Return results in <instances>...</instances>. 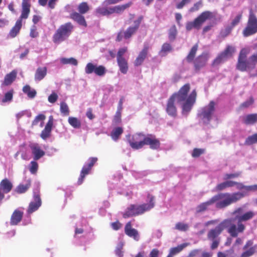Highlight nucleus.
<instances>
[{"label":"nucleus","instance_id":"1","mask_svg":"<svg viewBox=\"0 0 257 257\" xmlns=\"http://www.w3.org/2000/svg\"><path fill=\"white\" fill-rule=\"evenodd\" d=\"M189 89V84H186L180 88L178 93H174L169 99L166 108L169 115L172 117H175L177 115L175 103L182 105V113L183 115H188L195 102L196 97V92L195 90L192 91L189 95H187Z\"/></svg>","mask_w":257,"mask_h":257},{"label":"nucleus","instance_id":"2","mask_svg":"<svg viewBox=\"0 0 257 257\" xmlns=\"http://www.w3.org/2000/svg\"><path fill=\"white\" fill-rule=\"evenodd\" d=\"M244 192H235L233 193H220L213 196L209 200L201 203L196 208L197 213H201L206 210L208 208L215 204V207L218 209H223L229 205L235 203L245 195Z\"/></svg>","mask_w":257,"mask_h":257},{"label":"nucleus","instance_id":"3","mask_svg":"<svg viewBox=\"0 0 257 257\" xmlns=\"http://www.w3.org/2000/svg\"><path fill=\"white\" fill-rule=\"evenodd\" d=\"M243 207L238 208L232 213V214L235 215V217L227 219L231 220L228 233L232 237H236L239 233L242 232L245 229V226L241 222L252 218L254 215V213L251 211L243 214Z\"/></svg>","mask_w":257,"mask_h":257},{"label":"nucleus","instance_id":"4","mask_svg":"<svg viewBox=\"0 0 257 257\" xmlns=\"http://www.w3.org/2000/svg\"><path fill=\"white\" fill-rule=\"evenodd\" d=\"M146 201L148 203L142 205H130L124 211L123 214V217L128 218L142 214L155 206V197L152 195L149 194Z\"/></svg>","mask_w":257,"mask_h":257},{"label":"nucleus","instance_id":"5","mask_svg":"<svg viewBox=\"0 0 257 257\" xmlns=\"http://www.w3.org/2000/svg\"><path fill=\"white\" fill-rule=\"evenodd\" d=\"M249 51V48H244L242 49L239 53L236 67L241 71L251 70L257 64V53L252 54L248 59H246Z\"/></svg>","mask_w":257,"mask_h":257},{"label":"nucleus","instance_id":"6","mask_svg":"<svg viewBox=\"0 0 257 257\" xmlns=\"http://www.w3.org/2000/svg\"><path fill=\"white\" fill-rule=\"evenodd\" d=\"M209 20H214L220 22L221 20V16L216 12L204 11L201 13L193 21L187 23L186 25V30L190 31L193 28L199 30L206 21Z\"/></svg>","mask_w":257,"mask_h":257},{"label":"nucleus","instance_id":"7","mask_svg":"<svg viewBox=\"0 0 257 257\" xmlns=\"http://www.w3.org/2000/svg\"><path fill=\"white\" fill-rule=\"evenodd\" d=\"M73 29V26L71 23H67L61 25L53 35V42L59 44L65 41L69 37Z\"/></svg>","mask_w":257,"mask_h":257},{"label":"nucleus","instance_id":"8","mask_svg":"<svg viewBox=\"0 0 257 257\" xmlns=\"http://www.w3.org/2000/svg\"><path fill=\"white\" fill-rule=\"evenodd\" d=\"M214 112L215 103L211 101L201 110L198 113V116L204 123L207 124L214 116Z\"/></svg>","mask_w":257,"mask_h":257},{"label":"nucleus","instance_id":"9","mask_svg":"<svg viewBox=\"0 0 257 257\" xmlns=\"http://www.w3.org/2000/svg\"><path fill=\"white\" fill-rule=\"evenodd\" d=\"M146 138V137L141 133L136 134L132 136H126L130 146L135 150L140 149L145 145Z\"/></svg>","mask_w":257,"mask_h":257},{"label":"nucleus","instance_id":"10","mask_svg":"<svg viewBox=\"0 0 257 257\" xmlns=\"http://www.w3.org/2000/svg\"><path fill=\"white\" fill-rule=\"evenodd\" d=\"M256 33H257V18L250 10L247 26L243 31V35L244 37H247Z\"/></svg>","mask_w":257,"mask_h":257},{"label":"nucleus","instance_id":"11","mask_svg":"<svg viewBox=\"0 0 257 257\" xmlns=\"http://www.w3.org/2000/svg\"><path fill=\"white\" fill-rule=\"evenodd\" d=\"M230 220L225 219L215 228L210 230L207 234L208 238L213 240L221 233L224 228H227V232H228V229L230 227Z\"/></svg>","mask_w":257,"mask_h":257},{"label":"nucleus","instance_id":"12","mask_svg":"<svg viewBox=\"0 0 257 257\" xmlns=\"http://www.w3.org/2000/svg\"><path fill=\"white\" fill-rule=\"evenodd\" d=\"M235 49L234 47L228 45L223 52L221 53L213 62V65H218L232 56L234 53Z\"/></svg>","mask_w":257,"mask_h":257},{"label":"nucleus","instance_id":"13","mask_svg":"<svg viewBox=\"0 0 257 257\" xmlns=\"http://www.w3.org/2000/svg\"><path fill=\"white\" fill-rule=\"evenodd\" d=\"M85 71L88 74L94 72L96 75L102 77L105 74L107 70L102 65H97L92 63H88L85 68Z\"/></svg>","mask_w":257,"mask_h":257},{"label":"nucleus","instance_id":"14","mask_svg":"<svg viewBox=\"0 0 257 257\" xmlns=\"http://www.w3.org/2000/svg\"><path fill=\"white\" fill-rule=\"evenodd\" d=\"M97 161V158L95 157L90 158L88 160L81 170L80 177L78 181L79 184H82L85 175L89 173V171Z\"/></svg>","mask_w":257,"mask_h":257},{"label":"nucleus","instance_id":"15","mask_svg":"<svg viewBox=\"0 0 257 257\" xmlns=\"http://www.w3.org/2000/svg\"><path fill=\"white\" fill-rule=\"evenodd\" d=\"M41 200L38 194H34L33 200L30 203L27 210V215L29 217L34 212L37 211L41 206Z\"/></svg>","mask_w":257,"mask_h":257},{"label":"nucleus","instance_id":"16","mask_svg":"<svg viewBox=\"0 0 257 257\" xmlns=\"http://www.w3.org/2000/svg\"><path fill=\"white\" fill-rule=\"evenodd\" d=\"M243 252L240 257H250L257 252V245H253L251 240H248L243 247Z\"/></svg>","mask_w":257,"mask_h":257},{"label":"nucleus","instance_id":"17","mask_svg":"<svg viewBox=\"0 0 257 257\" xmlns=\"http://www.w3.org/2000/svg\"><path fill=\"white\" fill-rule=\"evenodd\" d=\"M33 159L37 161L45 155V152L41 149V146L37 143H32L29 145Z\"/></svg>","mask_w":257,"mask_h":257},{"label":"nucleus","instance_id":"18","mask_svg":"<svg viewBox=\"0 0 257 257\" xmlns=\"http://www.w3.org/2000/svg\"><path fill=\"white\" fill-rule=\"evenodd\" d=\"M143 19V16H140L134 22V26L130 27L127 30L124 32V37L125 39L130 38L132 35H133L138 29Z\"/></svg>","mask_w":257,"mask_h":257},{"label":"nucleus","instance_id":"19","mask_svg":"<svg viewBox=\"0 0 257 257\" xmlns=\"http://www.w3.org/2000/svg\"><path fill=\"white\" fill-rule=\"evenodd\" d=\"M24 208L16 209L12 215L10 223L11 225H17L20 222L23 215Z\"/></svg>","mask_w":257,"mask_h":257},{"label":"nucleus","instance_id":"20","mask_svg":"<svg viewBox=\"0 0 257 257\" xmlns=\"http://www.w3.org/2000/svg\"><path fill=\"white\" fill-rule=\"evenodd\" d=\"M125 234L129 237L133 238L135 240L138 241L140 239V236L138 230L132 227L131 222L126 223L124 228Z\"/></svg>","mask_w":257,"mask_h":257},{"label":"nucleus","instance_id":"21","mask_svg":"<svg viewBox=\"0 0 257 257\" xmlns=\"http://www.w3.org/2000/svg\"><path fill=\"white\" fill-rule=\"evenodd\" d=\"M149 48V44L145 43L143 49L141 51L134 62L135 66H138L142 64L146 57Z\"/></svg>","mask_w":257,"mask_h":257},{"label":"nucleus","instance_id":"22","mask_svg":"<svg viewBox=\"0 0 257 257\" xmlns=\"http://www.w3.org/2000/svg\"><path fill=\"white\" fill-rule=\"evenodd\" d=\"M207 56L206 54H202L197 57L194 62V67L196 70H199L201 68L204 67L207 62Z\"/></svg>","mask_w":257,"mask_h":257},{"label":"nucleus","instance_id":"23","mask_svg":"<svg viewBox=\"0 0 257 257\" xmlns=\"http://www.w3.org/2000/svg\"><path fill=\"white\" fill-rule=\"evenodd\" d=\"M13 187V183L7 178L3 179L0 183V189L4 194L9 193Z\"/></svg>","mask_w":257,"mask_h":257},{"label":"nucleus","instance_id":"24","mask_svg":"<svg viewBox=\"0 0 257 257\" xmlns=\"http://www.w3.org/2000/svg\"><path fill=\"white\" fill-rule=\"evenodd\" d=\"M31 0H23L22 2V11L21 17L19 19L21 20L23 19H27L30 13V8Z\"/></svg>","mask_w":257,"mask_h":257},{"label":"nucleus","instance_id":"25","mask_svg":"<svg viewBox=\"0 0 257 257\" xmlns=\"http://www.w3.org/2000/svg\"><path fill=\"white\" fill-rule=\"evenodd\" d=\"M22 26V22L21 19H18L15 25L12 28L9 32L8 37L11 38H15L19 33Z\"/></svg>","mask_w":257,"mask_h":257},{"label":"nucleus","instance_id":"26","mask_svg":"<svg viewBox=\"0 0 257 257\" xmlns=\"http://www.w3.org/2000/svg\"><path fill=\"white\" fill-rule=\"evenodd\" d=\"M241 120L246 124H253L257 122V113L249 114L242 116Z\"/></svg>","mask_w":257,"mask_h":257},{"label":"nucleus","instance_id":"27","mask_svg":"<svg viewBox=\"0 0 257 257\" xmlns=\"http://www.w3.org/2000/svg\"><path fill=\"white\" fill-rule=\"evenodd\" d=\"M47 69L46 67H38L35 72V80L40 81L42 80L47 75Z\"/></svg>","mask_w":257,"mask_h":257},{"label":"nucleus","instance_id":"28","mask_svg":"<svg viewBox=\"0 0 257 257\" xmlns=\"http://www.w3.org/2000/svg\"><path fill=\"white\" fill-rule=\"evenodd\" d=\"M145 145H148L152 149H157L160 147V142L152 136L147 137L145 140Z\"/></svg>","mask_w":257,"mask_h":257},{"label":"nucleus","instance_id":"29","mask_svg":"<svg viewBox=\"0 0 257 257\" xmlns=\"http://www.w3.org/2000/svg\"><path fill=\"white\" fill-rule=\"evenodd\" d=\"M70 18L74 21H76L80 25L86 27L87 24L84 17L80 14L74 12L70 15Z\"/></svg>","mask_w":257,"mask_h":257},{"label":"nucleus","instance_id":"30","mask_svg":"<svg viewBox=\"0 0 257 257\" xmlns=\"http://www.w3.org/2000/svg\"><path fill=\"white\" fill-rule=\"evenodd\" d=\"M235 181L227 180L218 184L214 189L215 191H222L227 188L232 187L235 186Z\"/></svg>","mask_w":257,"mask_h":257},{"label":"nucleus","instance_id":"31","mask_svg":"<svg viewBox=\"0 0 257 257\" xmlns=\"http://www.w3.org/2000/svg\"><path fill=\"white\" fill-rule=\"evenodd\" d=\"M117 62L120 71L123 74H126L128 70L127 60L125 58L119 59H117Z\"/></svg>","mask_w":257,"mask_h":257},{"label":"nucleus","instance_id":"32","mask_svg":"<svg viewBox=\"0 0 257 257\" xmlns=\"http://www.w3.org/2000/svg\"><path fill=\"white\" fill-rule=\"evenodd\" d=\"M132 5V3H128L122 5L116 6L110 8V13H121L126 9L129 8Z\"/></svg>","mask_w":257,"mask_h":257},{"label":"nucleus","instance_id":"33","mask_svg":"<svg viewBox=\"0 0 257 257\" xmlns=\"http://www.w3.org/2000/svg\"><path fill=\"white\" fill-rule=\"evenodd\" d=\"M17 71L13 70L9 74L6 75L4 81L3 85H10L16 79L17 76Z\"/></svg>","mask_w":257,"mask_h":257},{"label":"nucleus","instance_id":"34","mask_svg":"<svg viewBox=\"0 0 257 257\" xmlns=\"http://www.w3.org/2000/svg\"><path fill=\"white\" fill-rule=\"evenodd\" d=\"M190 244L189 243H184L178 245L177 246L175 247H172L170 249L169 253L171 254L172 256L179 253L184 248L187 247Z\"/></svg>","mask_w":257,"mask_h":257},{"label":"nucleus","instance_id":"35","mask_svg":"<svg viewBox=\"0 0 257 257\" xmlns=\"http://www.w3.org/2000/svg\"><path fill=\"white\" fill-rule=\"evenodd\" d=\"M198 49V45L197 44L194 45L193 47L191 48L190 51L189 52L188 55L187 56L186 58V60L190 63L192 62L195 56L196 52Z\"/></svg>","mask_w":257,"mask_h":257},{"label":"nucleus","instance_id":"36","mask_svg":"<svg viewBox=\"0 0 257 257\" xmlns=\"http://www.w3.org/2000/svg\"><path fill=\"white\" fill-rule=\"evenodd\" d=\"M123 133V130L120 127H117L114 128L111 133V137L113 140L117 141L119 136Z\"/></svg>","mask_w":257,"mask_h":257},{"label":"nucleus","instance_id":"37","mask_svg":"<svg viewBox=\"0 0 257 257\" xmlns=\"http://www.w3.org/2000/svg\"><path fill=\"white\" fill-rule=\"evenodd\" d=\"M23 91L30 98H34L36 95V90L32 89L29 85L25 86L23 88Z\"/></svg>","mask_w":257,"mask_h":257},{"label":"nucleus","instance_id":"38","mask_svg":"<svg viewBox=\"0 0 257 257\" xmlns=\"http://www.w3.org/2000/svg\"><path fill=\"white\" fill-rule=\"evenodd\" d=\"M68 121L74 128H79L81 126V121L76 117L70 116L68 118Z\"/></svg>","mask_w":257,"mask_h":257},{"label":"nucleus","instance_id":"39","mask_svg":"<svg viewBox=\"0 0 257 257\" xmlns=\"http://www.w3.org/2000/svg\"><path fill=\"white\" fill-rule=\"evenodd\" d=\"M31 185V181L28 180L26 184H20L16 188V191L19 193H23L25 192L30 187Z\"/></svg>","mask_w":257,"mask_h":257},{"label":"nucleus","instance_id":"40","mask_svg":"<svg viewBox=\"0 0 257 257\" xmlns=\"http://www.w3.org/2000/svg\"><path fill=\"white\" fill-rule=\"evenodd\" d=\"M60 61L62 64H70L74 66L77 65V60L72 57L66 58H61L60 59Z\"/></svg>","mask_w":257,"mask_h":257},{"label":"nucleus","instance_id":"41","mask_svg":"<svg viewBox=\"0 0 257 257\" xmlns=\"http://www.w3.org/2000/svg\"><path fill=\"white\" fill-rule=\"evenodd\" d=\"M97 15L106 16L111 14L110 13V8H107L105 7H98L96 9Z\"/></svg>","mask_w":257,"mask_h":257},{"label":"nucleus","instance_id":"42","mask_svg":"<svg viewBox=\"0 0 257 257\" xmlns=\"http://www.w3.org/2000/svg\"><path fill=\"white\" fill-rule=\"evenodd\" d=\"M13 94H14L13 89H11V90H9V91H8L7 92H6L5 94L4 97L2 99V103H6V102L10 103L13 99Z\"/></svg>","mask_w":257,"mask_h":257},{"label":"nucleus","instance_id":"43","mask_svg":"<svg viewBox=\"0 0 257 257\" xmlns=\"http://www.w3.org/2000/svg\"><path fill=\"white\" fill-rule=\"evenodd\" d=\"M171 50V46L168 43H165L162 47L161 50L160 52V55L165 56Z\"/></svg>","mask_w":257,"mask_h":257},{"label":"nucleus","instance_id":"44","mask_svg":"<svg viewBox=\"0 0 257 257\" xmlns=\"http://www.w3.org/2000/svg\"><path fill=\"white\" fill-rule=\"evenodd\" d=\"M89 10V6L85 2L81 3L78 6V10L80 14H84L87 13Z\"/></svg>","mask_w":257,"mask_h":257},{"label":"nucleus","instance_id":"45","mask_svg":"<svg viewBox=\"0 0 257 257\" xmlns=\"http://www.w3.org/2000/svg\"><path fill=\"white\" fill-rule=\"evenodd\" d=\"M189 227L188 224L180 222L176 223L175 228L180 231H185L188 229Z\"/></svg>","mask_w":257,"mask_h":257},{"label":"nucleus","instance_id":"46","mask_svg":"<svg viewBox=\"0 0 257 257\" xmlns=\"http://www.w3.org/2000/svg\"><path fill=\"white\" fill-rule=\"evenodd\" d=\"M60 112L65 115H68L69 113V109L68 105L65 102L60 103Z\"/></svg>","mask_w":257,"mask_h":257},{"label":"nucleus","instance_id":"47","mask_svg":"<svg viewBox=\"0 0 257 257\" xmlns=\"http://www.w3.org/2000/svg\"><path fill=\"white\" fill-rule=\"evenodd\" d=\"M256 143H257V133L248 137L246 139L245 142V144L248 145H250Z\"/></svg>","mask_w":257,"mask_h":257},{"label":"nucleus","instance_id":"48","mask_svg":"<svg viewBox=\"0 0 257 257\" xmlns=\"http://www.w3.org/2000/svg\"><path fill=\"white\" fill-rule=\"evenodd\" d=\"M38 168V163L34 160V161H32L30 163V171L32 174H35Z\"/></svg>","mask_w":257,"mask_h":257},{"label":"nucleus","instance_id":"49","mask_svg":"<svg viewBox=\"0 0 257 257\" xmlns=\"http://www.w3.org/2000/svg\"><path fill=\"white\" fill-rule=\"evenodd\" d=\"M241 18H242V13L239 12V13H237L232 21L231 26L233 27H234L235 26L237 25L240 22Z\"/></svg>","mask_w":257,"mask_h":257},{"label":"nucleus","instance_id":"50","mask_svg":"<svg viewBox=\"0 0 257 257\" xmlns=\"http://www.w3.org/2000/svg\"><path fill=\"white\" fill-rule=\"evenodd\" d=\"M123 244L122 242H120L117 245L115 249V253L118 257H122L123 256L122 252L121 249H122Z\"/></svg>","mask_w":257,"mask_h":257},{"label":"nucleus","instance_id":"51","mask_svg":"<svg viewBox=\"0 0 257 257\" xmlns=\"http://www.w3.org/2000/svg\"><path fill=\"white\" fill-rule=\"evenodd\" d=\"M51 131L50 129L45 127L41 133V138L44 140L46 139L50 136Z\"/></svg>","mask_w":257,"mask_h":257},{"label":"nucleus","instance_id":"52","mask_svg":"<svg viewBox=\"0 0 257 257\" xmlns=\"http://www.w3.org/2000/svg\"><path fill=\"white\" fill-rule=\"evenodd\" d=\"M58 98V95L55 92H52V93L48 96V100L50 103H54L57 101Z\"/></svg>","mask_w":257,"mask_h":257},{"label":"nucleus","instance_id":"53","mask_svg":"<svg viewBox=\"0 0 257 257\" xmlns=\"http://www.w3.org/2000/svg\"><path fill=\"white\" fill-rule=\"evenodd\" d=\"M127 51V48L125 47H123L122 48L119 49L118 50L117 55H116V58L117 59H124V57H123L124 54Z\"/></svg>","mask_w":257,"mask_h":257},{"label":"nucleus","instance_id":"54","mask_svg":"<svg viewBox=\"0 0 257 257\" xmlns=\"http://www.w3.org/2000/svg\"><path fill=\"white\" fill-rule=\"evenodd\" d=\"M202 7V3L201 1H199L195 3L194 6L189 10V12H193L198 11L200 8Z\"/></svg>","mask_w":257,"mask_h":257},{"label":"nucleus","instance_id":"55","mask_svg":"<svg viewBox=\"0 0 257 257\" xmlns=\"http://www.w3.org/2000/svg\"><path fill=\"white\" fill-rule=\"evenodd\" d=\"M231 28L230 27L226 28L225 29L222 30L220 32V35L221 37H225L228 36L231 32Z\"/></svg>","mask_w":257,"mask_h":257},{"label":"nucleus","instance_id":"56","mask_svg":"<svg viewBox=\"0 0 257 257\" xmlns=\"http://www.w3.org/2000/svg\"><path fill=\"white\" fill-rule=\"evenodd\" d=\"M176 30L175 26H173L169 31V37L170 40H174L176 37Z\"/></svg>","mask_w":257,"mask_h":257},{"label":"nucleus","instance_id":"57","mask_svg":"<svg viewBox=\"0 0 257 257\" xmlns=\"http://www.w3.org/2000/svg\"><path fill=\"white\" fill-rule=\"evenodd\" d=\"M204 152V150L201 149H194L192 155L193 157H199L200 155L203 154Z\"/></svg>","mask_w":257,"mask_h":257},{"label":"nucleus","instance_id":"58","mask_svg":"<svg viewBox=\"0 0 257 257\" xmlns=\"http://www.w3.org/2000/svg\"><path fill=\"white\" fill-rule=\"evenodd\" d=\"M253 102V99L252 97L249 98L246 101L242 103L241 106L243 107H247L251 105Z\"/></svg>","mask_w":257,"mask_h":257},{"label":"nucleus","instance_id":"59","mask_svg":"<svg viewBox=\"0 0 257 257\" xmlns=\"http://www.w3.org/2000/svg\"><path fill=\"white\" fill-rule=\"evenodd\" d=\"M53 124V117L52 115H50L49 117V120L47 123L45 127L50 129L52 130V126Z\"/></svg>","mask_w":257,"mask_h":257},{"label":"nucleus","instance_id":"60","mask_svg":"<svg viewBox=\"0 0 257 257\" xmlns=\"http://www.w3.org/2000/svg\"><path fill=\"white\" fill-rule=\"evenodd\" d=\"M160 251L158 249L154 248L149 253V257H159Z\"/></svg>","mask_w":257,"mask_h":257},{"label":"nucleus","instance_id":"61","mask_svg":"<svg viewBox=\"0 0 257 257\" xmlns=\"http://www.w3.org/2000/svg\"><path fill=\"white\" fill-rule=\"evenodd\" d=\"M238 175H239L238 174H226L223 176V179L224 180H226L229 179L237 177Z\"/></svg>","mask_w":257,"mask_h":257},{"label":"nucleus","instance_id":"62","mask_svg":"<svg viewBox=\"0 0 257 257\" xmlns=\"http://www.w3.org/2000/svg\"><path fill=\"white\" fill-rule=\"evenodd\" d=\"M201 250L200 249H195L191 250L189 253V256L190 257H195L198 255L201 252Z\"/></svg>","mask_w":257,"mask_h":257},{"label":"nucleus","instance_id":"63","mask_svg":"<svg viewBox=\"0 0 257 257\" xmlns=\"http://www.w3.org/2000/svg\"><path fill=\"white\" fill-rule=\"evenodd\" d=\"M190 2V0H182L180 3L177 5V8L180 9H182L184 6L189 4Z\"/></svg>","mask_w":257,"mask_h":257},{"label":"nucleus","instance_id":"64","mask_svg":"<svg viewBox=\"0 0 257 257\" xmlns=\"http://www.w3.org/2000/svg\"><path fill=\"white\" fill-rule=\"evenodd\" d=\"M45 118V116L44 114H40L38 115L34 120V123H37L41 120H43Z\"/></svg>","mask_w":257,"mask_h":257}]
</instances>
